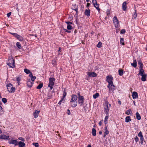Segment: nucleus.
<instances>
[{
	"mask_svg": "<svg viewBox=\"0 0 147 147\" xmlns=\"http://www.w3.org/2000/svg\"><path fill=\"white\" fill-rule=\"evenodd\" d=\"M111 105L110 104H109V102L108 101L105 100L104 104V112L106 114H108L109 111V108L111 107Z\"/></svg>",
	"mask_w": 147,
	"mask_h": 147,
	"instance_id": "obj_1",
	"label": "nucleus"
},
{
	"mask_svg": "<svg viewBox=\"0 0 147 147\" xmlns=\"http://www.w3.org/2000/svg\"><path fill=\"white\" fill-rule=\"evenodd\" d=\"M15 61L13 59L12 57L9 59L7 63V65H9L10 67L13 68L14 67Z\"/></svg>",
	"mask_w": 147,
	"mask_h": 147,
	"instance_id": "obj_2",
	"label": "nucleus"
},
{
	"mask_svg": "<svg viewBox=\"0 0 147 147\" xmlns=\"http://www.w3.org/2000/svg\"><path fill=\"white\" fill-rule=\"evenodd\" d=\"M8 91L10 92H13L15 90V88L12 86V85L10 84H8L7 85Z\"/></svg>",
	"mask_w": 147,
	"mask_h": 147,
	"instance_id": "obj_3",
	"label": "nucleus"
},
{
	"mask_svg": "<svg viewBox=\"0 0 147 147\" xmlns=\"http://www.w3.org/2000/svg\"><path fill=\"white\" fill-rule=\"evenodd\" d=\"M107 87L109 89V92H111V91H113L115 89V86L113 85V83L108 84V85L107 86Z\"/></svg>",
	"mask_w": 147,
	"mask_h": 147,
	"instance_id": "obj_4",
	"label": "nucleus"
},
{
	"mask_svg": "<svg viewBox=\"0 0 147 147\" xmlns=\"http://www.w3.org/2000/svg\"><path fill=\"white\" fill-rule=\"evenodd\" d=\"M113 22L115 25V27L118 28L119 26V21L116 16H115L113 18Z\"/></svg>",
	"mask_w": 147,
	"mask_h": 147,
	"instance_id": "obj_5",
	"label": "nucleus"
},
{
	"mask_svg": "<svg viewBox=\"0 0 147 147\" xmlns=\"http://www.w3.org/2000/svg\"><path fill=\"white\" fill-rule=\"evenodd\" d=\"M84 100V98L83 96H80V97H78V102L79 104L81 106H82L83 105Z\"/></svg>",
	"mask_w": 147,
	"mask_h": 147,
	"instance_id": "obj_6",
	"label": "nucleus"
},
{
	"mask_svg": "<svg viewBox=\"0 0 147 147\" xmlns=\"http://www.w3.org/2000/svg\"><path fill=\"white\" fill-rule=\"evenodd\" d=\"M106 81L109 84H110L113 83V78L111 76H108L106 77Z\"/></svg>",
	"mask_w": 147,
	"mask_h": 147,
	"instance_id": "obj_7",
	"label": "nucleus"
},
{
	"mask_svg": "<svg viewBox=\"0 0 147 147\" xmlns=\"http://www.w3.org/2000/svg\"><path fill=\"white\" fill-rule=\"evenodd\" d=\"M9 143L10 144H14L15 146L18 145V140H11L9 141Z\"/></svg>",
	"mask_w": 147,
	"mask_h": 147,
	"instance_id": "obj_8",
	"label": "nucleus"
},
{
	"mask_svg": "<svg viewBox=\"0 0 147 147\" xmlns=\"http://www.w3.org/2000/svg\"><path fill=\"white\" fill-rule=\"evenodd\" d=\"M55 80V79L54 78H49V86L51 85H54Z\"/></svg>",
	"mask_w": 147,
	"mask_h": 147,
	"instance_id": "obj_9",
	"label": "nucleus"
},
{
	"mask_svg": "<svg viewBox=\"0 0 147 147\" xmlns=\"http://www.w3.org/2000/svg\"><path fill=\"white\" fill-rule=\"evenodd\" d=\"M87 75L89 77H95L97 76V74L96 73L94 72H87Z\"/></svg>",
	"mask_w": 147,
	"mask_h": 147,
	"instance_id": "obj_10",
	"label": "nucleus"
},
{
	"mask_svg": "<svg viewBox=\"0 0 147 147\" xmlns=\"http://www.w3.org/2000/svg\"><path fill=\"white\" fill-rule=\"evenodd\" d=\"M70 101H77V96L74 94H73L72 95Z\"/></svg>",
	"mask_w": 147,
	"mask_h": 147,
	"instance_id": "obj_11",
	"label": "nucleus"
},
{
	"mask_svg": "<svg viewBox=\"0 0 147 147\" xmlns=\"http://www.w3.org/2000/svg\"><path fill=\"white\" fill-rule=\"evenodd\" d=\"M77 101H70V104L71 107H76L77 105Z\"/></svg>",
	"mask_w": 147,
	"mask_h": 147,
	"instance_id": "obj_12",
	"label": "nucleus"
},
{
	"mask_svg": "<svg viewBox=\"0 0 147 147\" xmlns=\"http://www.w3.org/2000/svg\"><path fill=\"white\" fill-rule=\"evenodd\" d=\"M0 139L4 140H9V136L4 134L1 135L0 136Z\"/></svg>",
	"mask_w": 147,
	"mask_h": 147,
	"instance_id": "obj_13",
	"label": "nucleus"
},
{
	"mask_svg": "<svg viewBox=\"0 0 147 147\" xmlns=\"http://www.w3.org/2000/svg\"><path fill=\"white\" fill-rule=\"evenodd\" d=\"M40 112V111L36 110L35 111V112H34L33 115L35 118H36L38 117Z\"/></svg>",
	"mask_w": 147,
	"mask_h": 147,
	"instance_id": "obj_14",
	"label": "nucleus"
},
{
	"mask_svg": "<svg viewBox=\"0 0 147 147\" xmlns=\"http://www.w3.org/2000/svg\"><path fill=\"white\" fill-rule=\"evenodd\" d=\"M132 96L133 99L137 98H138V95L137 93L136 92H134L132 93Z\"/></svg>",
	"mask_w": 147,
	"mask_h": 147,
	"instance_id": "obj_15",
	"label": "nucleus"
},
{
	"mask_svg": "<svg viewBox=\"0 0 147 147\" xmlns=\"http://www.w3.org/2000/svg\"><path fill=\"white\" fill-rule=\"evenodd\" d=\"M33 83L31 82L30 79L28 80L27 82V85L29 87H31L33 85Z\"/></svg>",
	"mask_w": 147,
	"mask_h": 147,
	"instance_id": "obj_16",
	"label": "nucleus"
},
{
	"mask_svg": "<svg viewBox=\"0 0 147 147\" xmlns=\"http://www.w3.org/2000/svg\"><path fill=\"white\" fill-rule=\"evenodd\" d=\"M19 147H25L26 144L24 142L22 141L19 142L18 143Z\"/></svg>",
	"mask_w": 147,
	"mask_h": 147,
	"instance_id": "obj_17",
	"label": "nucleus"
},
{
	"mask_svg": "<svg viewBox=\"0 0 147 147\" xmlns=\"http://www.w3.org/2000/svg\"><path fill=\"white\" fill-rule=\"evenodd\" d=\"M84 13L87 16H89L90 15V10L89 9H86Z\"/></svg>",
	"mask_w": 147,
	"mask_h": 147,
	"instance_id": "obj_18",
	"label": "nucleus"
},
{
	"mask_svg": "<svg viewBox=\"0 0 147 147\" xmlns=\"http://www.w3.org/2000/svg\"><path fill=\"white\" fill-rule=\"evenodd\" d=\"M16 37L20 41H22L24 40L23 37L18 34H17Z\"/></svg>",
	"mask_w": 147,
	"mask_h": 147,
	"instance_id": "obj_19",
	"label": "nucleus"
},
{
	"mask_svg": "<svg viewBox=\"0 0 147 147\" xmlns=\"http://www.w3.org/2000/svg\"><path fill=\"white\" fill-rule=\"evenodd\" d=\"M142 76L141 80L143 81H145L146 80L147 75L145 74L141 75Z\"/></svg>",
	"mask_w": 147,
	"mask_h": 147,
	"instance_id": "obj_20",
	"label": "nucleus"
},
{
	"mask_svg": "<svg viewBox=\"0 0 147 147\" xmlns=\"http://www.w3.org/2000/svg\"><path fill=\"white\" fill-rule=\"evenodd\" d=\"M138 63L139 65V69L143 68V64L140 60L138 61Z\"/></svg>",
	"mask_w": 147,
	"mask_h": 147,
	"instance_id": "obj_21",
	"label": "nucleus"
},
{
	"mask_svg": "<svg viewBox=\"0 0 147 147\" xmlns=\"http://www.w3.org/2000/svg\"><path fill=\"white\" fill-rule=\"evenodd\" d=\"M29 77L31 78V81L34 82L36 79V77L35 76H33L32 73L29 75Z\"/></svg>",
	"mask_w": 147,
	"mask_h": 147,
	"instance_id": "obj_22",
	"label": "nucleus"
},
{
	"mask_svg": "<svg viewBox=\"0 0 147 147\" xmlns=\"http://www.w3.org/2000/svg\"><path fill=\"white\" fill-rule=\"evenodd\" d=\"M126 2H124L122 4L123 9L124 11H125L126 10Z\"/></svg>",
	"mask_w": 147,
	"mask_h": 147,
	"instance_id": "obj_23",
	"label": "nucleus"
},
{
	"mask_svg": "<svg viewBox=\"0 0 147 147\" xmlns=\"http://www.w3.org/2000/svg\"><path fill=\"white\" fill-rule=\"evenodd\" d=\"M72 8L77 13H78V6L77 5H73Z\"/></svg>",
	"mask_w": 147,
	"mask_h": 147,
	"instance_id": "obj_24",
	"label": "nucleus"
},
{
	"mask_svg": "<svg viewBox=\"0 0 147 147\" xmlns=\"http://www.w3.org/2000/svg\"><path fill=\"white\" fill-rule=\"evenodd\" d=\"M145 74L144 72V69H143V68L140 69L139 72V75H140L141 76Z\"/></svg>",
	"mask_w": 147,
	"mask_h": 147,
	"instance_id": "obj_25",
	"label": "nucleus"
},
{
	"mask_svg": "<svg viewBox=\"0 0 147 147\" xmlns=\"http://www.w3.org/2000/svg\"><path fill=\"white\" fill-rule=\"evenodd\" d=\"M65 98H62L61 100L59 101L58 104L60 105L61 103H64L65 102Z\"/></svg>",
	"mask_w": 147,
	"mask_h": 147,
	"instance_id": "obj_26",
	"label": "nucleus"
},
{
	"mask_svg": "<svg viewBox=\"0 0 147 147\" xmlns=\"http://www.w3.org/2000/svg\"><path fill=\"white\" fill-rule=\"evenodd\" d=\"M106 115H107V116L105 117V120H104V123H105V124H107V123H108V118H109L108 113V114H106Z\"/></svg>",
	"mask_w": 147,
	"mask_h": 147,
	"instance_id": "obj_27",
	"label": "nucleus"
},
{
	"mask_svg": "<svg viewBox=\"0 0 147 147\" xmlns=\"http://www.w3.org/2000/svg\"><path fill=\"white\" fill-rule=\"evenodd\" d=\"M136 117L137 119L140 120L141 119V117L140 114L138 112L136 113Z\"/></svg>",
	"mask_w": 147,
	"mask_h": 147,
	"instance_id": "obj_28",
	"label": "nucleus"
},
{
	"mask_svg": "<svg viewBox=\"0 0 147 147\" xmlns=\"http://www.w3.org/2000/svg\"><path fill=\"white\" fill-rule=\"evenodd\" d=\"M1 105V104L0 103V114H3L4 113V111L3 109V108H2V107Z\"/></svg>",
	"mask_w": 147,
	"mask_h": 147,
	"instance_id": "obj_29",
	"label": "nucleus"
},
{
	"mask_svg": "<svg viewBox=\"0 0 147 147\" xmlns=\"http://www.w3.org/2000/svg\"><path fill=\"white\" fill-rule=\"evenodd\" d=\"M43 84L42 83L39 84L37 87L36 88L37 89H40L43 86Z\"/></svg>",
	"mask_w": 147,
	"mask_h": 147,
	"instance_id": "obj_30",
	"label": "nucleus"
},
{
	"mask_svg": "<svg viewBox=\"0 0 147 147\" xmlns=\"http://www.w3.org/2000/svg\"><path fill=\"white\" fill-rule=\"evenodd\" d=\"M24 71L27 74H30L31 73H32L30 71V70L26 68L25 69H24Z\"/></svg>",
	"mask_w": 147,
	"mask_h": 147,
	"instance_id": "obj_31",
	"label": "nucleus"
},
{
	"mask_svg": "<svg viewBox=\"0 0 147 147\" xmlns=\"http://www.w3.org/2000/svg\"><path fill=\"white\" fill-rule=\"evenodd\" d=\"M131 65L134 67H136L137 66V62L136 60H134L133 63H131Z\"/></svg>",
	"mask_w": 147,
	"mask_h": 147,
	"instance_id": "obj_32",
	"label": "nucleus"
},
{
	"mask_svg": "<svg viewBox=\"0 0 147 147\" xmlns=\"http://www.w3.org/2000/svg\"><path fill=\"white\" fill-rule=\"evenodd\" d=\"M92 135L94 136H95L96 135V130L94 128L92 129Z\"/></svg>",
	"mask_w": 147,
	"mask_h": 147,
	"instance_id": "obj_33",
	"label": "nucleus"
},
{
	"mask_svg": "<svg viewBox=\"0 0 147 147\" xmlns=\"http://www.w3.org/2000/svg\"><path fill=\"white\" fill-rule=\"evenodd\" d=\"M99 96V94L98 93H96L93 95V97L95 99L97 98Z\"/></svg>",
	"mask_w": 147,
	"mask_h": 147,
	"instance_id": "obj_34",
	"label": "nucleus"
},
{
	"mask_svg": "<svg viewBox=\"0 0 147 147\" xmlns=\"http://www.w3.org/2000/svg\"><path fill=\"white\" fill-rule=\"evenodd\" d=\"M66 89H64L63 91V97L62 98H65V97L67 93L66 92Z\"/></svg>",
	"mask_w": 147,
	"mask_h": 147,
	"instance_id": "obj_35",
	"label": "nucleus"
},
{
	"mask_svg": "<svg viewBox=\"0 0 147 147\" xmlns=\"http://www.w3.org/2000/svg\"><path fill=\"white\" fill-rule=\"evenodd\" d=\"M96 5H95V6H94L96 8V9H97V10L98 11H100V9L99 7V5L98 4Z\"/></svg>",
	"mask_w": 147,
	"mask_h": 147,
	"instance_id": "obj_36",
	"label": "nucleus"
},
{
	"mask_svg": "<svg viewBox=\"0 0 147 147\" xmlns=\"http://www.w3.org/2000/svg\"><path fill=\"white\" fill-rule=\"evenodd\" d=\"M92 4L94 6L98 4L96 0H93L92 1Z\"/></svg>",
	"mask_w": 147,
	"mask_h": 147,
	"instance_id": "obj_37",
	"label": "nucleus"
},
{
	"mask_svg": "<svg viewBox=\"0 0 147 147\" xmlns=\"http://www.w3.org/2000/svg\"><path fill=\"white\" fill-rule=\"evenodd\" d=\"M119 74V75L121 76L123 74V71L122 70L119 69L118 71Z\"/></svg>",
	"mask_w": 147,
	"mask_h": 147,
	"instance_id": "obj_38",
	"label": "nucleus"
},
{
	"mask_svg": "<svg viewBox=\"0 0 147 147\" xmlns=\"http://www.w3.org/2000/svg\"><path fill=\"white\" fill-rule=\"evenodd\" d=\"M17 46L20 49L21 48V46L20 42H18L16 44Z\"/></svg>",
	"mask_w": 147,
	"mask_h": 147,
	"instance_id": "obj_39",
	"label": "nucleus"
},
{
	"mask_svg": "<svg viewBox=\"0 0 147 147\" xmlns=\"http://www.w3.org/2000/svg\"><path fill=\"white\" fill-rule=\"evenodd\" d=\"M102 43L101 42H99L97 45V47L98 48H100L102 47Z\"/></svg>",
	"mask_w": 147,
	"mask_h": 147,
	"instance_id": "obj_40",
	"label": "nucleus"
},
{
	"mask_svg": "<svg viewBox=\"0 0 147 147\" xmlns=\"http://www.w3.org/2000/svg\"><path fill=\"white\" fill-rule=\"evenodd\" d=\"M124 40L123 38H121V40H120V43L121 44H122L123 45H124Z\"/></svg>",
	"mask_w": 147,
	"mask_h": 147,
	"instance_id": "obj_41",
	"label": "nucleus"
},
{
	"mask_svg": "<svg viewBox=\"0 0 147 147\" xmlns=\"http://www.w3.org/2000/svg\"><path fill=\"white\" fill-rule=\"evenodd\" d=\"M67 28L68 30H71L72 29V27L70 25H67Z\"/></svg>",
	"mask_w": 147,
	"mask_h": 147,
	"instance_id": "obj_42",
	"label": "nucleus"
},
{
	"mask_svg": "<svg viewBox=\"0 0 147 147\" xmlns=\"http://www.w3.org/2000/svg\"><path fill=\"white\" fill-rule=\"evenodd\" d=\"M140 138L141 140V143L142 144H143V141L144 140V138L143 136L140 137Z\"/></svg>",
	"mask_w": 147,
	"mask_h": 147,
	"instance_id": "obj_43",
	"label": "nucleus"
},
{
	"mask_svg": "<svg viewBox=\"0 0 147 147\" xmlns=\"http://www.w3.org/2000/svg\"><path fill=\"white\" fill-rule=\"evenodd\" d=\"M2 100L4 103H5L7 102V99L5 98H2Z\"/></svg>",
	"mask_w": 147,
	"mask_h": 147,
	"instance_id": "obj_44",
	"label": "nucleus"
},
{
	"mask_svg": "<svg viewBox=\"0 0 147 147\" xmlns=\"http://www.w3.org/2000/svg\"><path fill=\"white\" fill-rule=\"evenodd\" d=\"M47 96L49 98H50L52 96V95L51 94V93L49 92L47 94Z\"/></svg>",
	"mask_w": 147,
	"mask_h": 147,
	"instance_id": "obj_45",
	"label": "nucleus"
},
{
	"mask_svg": "<svg viewBox=\"0 0 147 147\" xmlns=\"http://www.w3.org/2000/svg\"><path fill=\"white\" fill-rule=\"evenodd\" d=\"M18 139L22 141H25V139L22 137H19L18 138Z\"/></svg>",
	"mask_w": 147,
	"mask_h": 147,
	"instance_id": "obj_46",
	"label": "nucleus"
},
{
	"mask_svg": "<svg viewBox=\"0 0 147 147\" xmlns=\"http://www.w3.org/2000/svg\"><path fill=\"white\" fill-rule=\"evenodd\" d=\"M106 135H107L109 133V131L107 129V127H106V129H105V131L104 133Z\"/></svg>",
	"mask_w": 147,
	"mask_h": 147,
	"instance_id": "obj_47",
	"label": "nucleus"
},
{
	"mask_svg": "<svg viewBox=\"0 0 147 147\" xmlns=\"http://www.w3.org/2000/svg\"><path fill=\"white\" fill-rule=\"evenodd\" d=\"M137 15L135 11L134 14L133 15V18H134V19H135L137 17Z\"/></svg>",
	"mask_w": 147,
	"mask_h": 147,
	"instance_id": "obj_48",
	"label": "nucleus"
},
{
	"mask_svg": "<svg viewBox=\"0 0 147 147\" xmlns=\"http://www.w3.org/2000/svg\"><path fill=\"white\" fill-rule=\"evenodd\" d=\"M125 30L124 29H123L121 30L120 33L121 34H124L125 33Z\"/></svg>",
	"mask_w": 147,
	"mask_h": 147,
	"instance_id": "obj_49",
	"label": "nucleus"
},
{
	"mask_svg": "<svg viewBox=\"0 0 147 147\" xmlns=\"http://www.w3.org/2000/svg\"><path fill=\"white\" fill-rule=\"evenodd\" d=\"M138 136L140 137L143 136L142 134L141 131H140L138 134Z\"/></svg>",
	"mask_w": 147,
	"mask_h": 147,
	"instance_id": "obj_50",
	"label": "nucleus"
},
{
	"mask_svg": "<svg viewBox=\"0 0 147 147\" xmlns=\"http://www.w3.org/2000/svg\"><path fill=\"white\" fill-rule=\"evenodd\" d=\"M32 144L33 145L35 146V147H37L38 146V143H34Z\"/></svg>",
	"mask_w": 147,
	"mask_h": 147,
	"instance_id": "obj_51",
	"label": "nucleus"
},
{
	"mask_svg": "<svg viewBox=\"0 0 147 147\" xmlns=\"http://www.w3.org/2000/svg\"><path fill=\"white\" fill-rule=\"evenodd\" d=\"M9 33L11 34L12 35H13L14 37H16L17 34V33H11V32H10Z\"/></svg>",
	"mask_w": 147,
	"mask_h": 147,
	"instance_id": "obj_52",
	"label": "nucleus"
},
{
	"mask_svg": "<svg viewBox=\"0 0 147 147\" xmlns=\"http://www.w3.org/2000/svg\"><path fill=\"white\" fill-rule=\"evenodd\" d=\"M125 122H129V116H127L125 118Z\"/></svg>",
	"mask_w": 147,
	"mask_h": 147,
	"instance_id": "obj_53",
	"label": "nucleus"
},
{
	"mask_svg": "<svg viewBox=\"0 0 147 147\" xmlns=\"http://www.w3.org/2000/svg\"><path fill=\"white\" fill-rule=\"evenodd\" d=\"M65 23L67 24V25H70L72 24V23L71 22H66Z\"/></svg>",
	"mask_w": 147,
	"mask_h": 147,
	"instance_id": "obj_54",
	"label": "nucleus"
},
{
	"mask_svg": "<svg viewBox=\"0 0 147 147\" xmlns=\"http://www.w3.org/2000/svg\"><path fill=\"white\" fill-rule=\"evenodd\" d=\"M16 80L18 82H19V81H20L21 79L20 78L18 77L16 78Z\"/></svg>",
	"mask_w": 147,
	"mask_h": 147,
	"instance_id": "obj_55",
	"label": "nucleus"
},
{
	"mask_svg": "<svg viewBox=\"0 0 147 147\" xmlns=\"http://www.w3.org/2000/svg\"><path fill=\"white\" fill-rule=\"evenodd\" d=\"M53 85H50V86H49V85H48V86L50 88V89L51 90H52V89L53 88Z\"/></svg>",
	"mask_w": 147,
	"mask_h": 147,
	"instance_id": "obj_56",
	"label": "nucleus"
},
{
	"mask_svg": "<svg viewBox=\"0 0 147 147\" xmlns=\"http://www.w3.org/2000/svg\"><path fill=\"white\" fill-rule=\"evenodd\" d=\"M138 138L137 136H136L135 138V141L136 142H137L138 141Z\"/></svg>",
	"mask_w": 147,
	"mask_h": 147,
	"instance_id": "obj_57",
	"label": "nucleus"
},
{
	"mask_svg": "<svg viewBox=\"0 0 147 147\" xmlns=\"http://www.w3.org/2000/svg\"><path fill=\"white\" fill-rule=\"evenodd\" d=\"M18 4H17L16 5L17 6L16 7V9L17 10V11L18 12L19 11V9L18 7Z\"/></svg>",
	"mask_w": 147,
	"mask_h": 147,
	"instance_id": "obj_58",
	"label": "nucleus"
},
{
	"mask_svg": "<svg viewBox=\"0 0 147 147\" xmlns=\"http://www.w3.org/2000/svg\"><path fill=\"white\" fill-rule=\"evenodd\" d=\"M11 15V12H9L7 14V16L8 17H9Z\"/></svg>",
	"mask_w": 147,
	"mask_h": 147,
	"instance_id": "obj_59",
	"label": "nucleus"
},
{
	"mask_svg": "<svg viewBox=\"0 0 147 147\" xmlns=\"http://www.w3.org/2000/svg\"><path fill=\"white\" fill-rule=\"evenodd\" d=\"M67 113L68 115H70V110L68 109L67 110Z\"/></svg>",
	"mask_w": 147,
	"mask_h": 147,
	"instance_id": "obj_60",
	"label": "nucleus"
},
{
	"mask_svg": "<svg viewBox=\"0 0 147 147\" xmlns=\"http://www.w3.org/2000/svg\"><path fill=\"white\" fill-rule=\"evenodd\" d=\"M65 31L66 32H68V33H70L71 32V31H68V30H66V29H65Z\"/></svg>",
	"mask_w": 147,
	"mask_h": 147,
	"instance_id": "obj_61",
	"label": "nucleus"
},
{
	"mask_svg": "<svg viewBox=\"0 0 147 147\" xmlns=\"http://www.w3.org/2000/svg\"><path fill=\"white\" fill-rule=\"evenodd\" d=\"M99 125L101 126L102 125V122L101 121H100L98 123Z\"/></svg>",
	"mask_w": 147,
	"mask_h": 147,
	"instance_id": "obj_62",
	"label": "nucleus"
},
{
	"mask_svg": "<svg viewBox=\"0 0 147 147\" xmlns=\"http://www.w3.org/2000/svg\"><path fill=\"white\" fill-rule=\"evenodd\" d=\"M90 5V4L89 3H87V5H86V6L87 7H89Z\"/></svg>",
	"mask_w": 147,
	"mask_h": 147,
	"instance_id": "obj_63",
	"label": "nucleus"
},
{
	"mask_svg": "<svg viewBox=\"0 0 147 147\" xmlns=\"http://www.w3.org/2000/svg\"><path fill=\"white\" fill-rule=\"evenodd\" d=\"M107 135H106V134H105V133H104L103 134V136L104 138H105Z\"/></svg>",
	"mask_w": 147,
	"mask_h": 147,
	"instance_id": "obj_64",
	"label": "nucleus"
}]
</instances>
